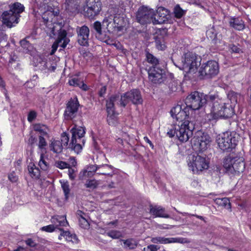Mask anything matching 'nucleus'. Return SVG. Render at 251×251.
Instances as JSON below:
<instances>
[{
  "instance_id": "f257e3e1",
  "label": "nucleus",
  "mask_w": 251,
  "mask_h": 251,
  "mask_svg": "<svg viewBox=\"0 0 251 251\" xmlns=\"http://www.w3.org/2000/svg\"><path fill=\"white\" fill-rule=\"evenodd\" d=\"M234 107L229 103L223 102L217 96L205 95V108L210 112V117L209 114L206 116L208 120L216 115L225 119L230 118L234 113Z\"/></svg>"
},
{
  "instance_id": "f03ea898",
  "label": "nucleus",
  "mask_w": 251,
  "mask_h": 251,
  "mask_svg": "<svg viewBox=\"0 0 251 251\" xmlns=\"http://www.w3.org/2000/svg\"><path fill=\"white\" fill-rule=\"evenodd\" d=\"M171 114L173 118L179 122L178 128L176 130V136L179 140L184 142L187 141L193 135L194 127L190 126L191 118L186 114V111L181 110V106L177 105L171 110Z\"/></svg>"
},
{
  "instance_id": "7ed1b4c3",
  "label": "nucleus",
  "mask_w": 251,
  "mask_h": 251,
  "mask_svg": "<svg viewBox=\"0 0 251 251\" xmlns=\"http://www.w3.org/2000/svg\"><path fill=\"white\" fill-rule=\"evenodd\" d=\"M203 141L201 139H197L193 145L194 150L197 152L196 156H189L188 165L194 174H200L204 169V157Z\"/></svg>"
},
{
  "instance_id": "20e7f679",
  "label": "nucleus",
  "mask_w": 251,
  "mask_h": 251,
  "mask_svg": "<svg viewBox=\"0 0 251 251\" xmlns=\"http://www.w3.org/2000/svg\"><path fill=\"white\" fill-rule=\"evenodd\" d=\"M201 59L200 57H197L192 53H187L184 55V57H182L181 66H178L180 70H183L186 73H195L200 67L199 70V76L201 79L203 78V68L201 65Z\"/></svg>"
},
{
  "instance_id": "39448f33",
  "label": "nucleus",
  "mask_w": 251,
  "mask_h": 251,
  "mask_svg": "<svg viewBox=\"0 0 251 251\" xmlns=\"http://www.w3.org/2000/svg\"><path fill=\"white\" fill-rule=\"evenodd\" d=\"M223 166L227 173L234 175L243 172L245 168L243 158L233 155L227 156L224 159Z\"/></svg>"
},
{
  "instance_id": "423d86ee",
  "label": "nucleus",
  "mask_w": 251,
  "mask_h": 251,
  "mask_svg": "<svg viewBox=\"0 0 251 251\" xmlns=\"http://www.w3.org/2000/svg\"><path fill=\"white\" fill-rule=\"evenodd\" d=\"M38 12L42 15L45 24L49 22L55 23L54 20L59 14V11H54L50 0H43L39 5Z\"/></svg>"
},
{
  "instance_id": "0eeeda50",
  "label": "nucleus",
  "mask_w": 251,
  "mask_h": 251,
  "mask_svg": "<svg viewBox=\"0 0 251 251\" xmlns=\"http://www.w3.org/2000/svg\"><path fill=\"white\" fill-rule=\"evenodd\" d=\"M71 132L72 133V138L69 148L78 154L82 149V146L80 143H82L83 145L84 144V140L82 139V138L85 133V129L82 126L77 127L75 126L72 128Z\"/></svg>"
},
{
  "instance_id": "6e6552de",
  "label": "nucleus",
  "mask_w": 251,
  "mask_h": 251,
  "mask_svg": "<svg viewBox=\"0 0 251 251\" xmlns=\"http://www.w3.org/2000/svg\"><path fill=\"white\" fill-rule=\"evenodd\" d=\"M204 98L202 93L195 91L191 93L185 100L186 106L181 107L182 111H186V114L190 116V109L196 110L199 109L202 105V100Z\"/></svg>"
},
{
  "instance_id": "1a4fd4ad",
  "label": "nucleus",
  "mask_w": 251,
  "mask_h": 251,
  "mask_svg": "<svg viewBox=\"0 0 251 251\" xmlns=\"http://www.w3.org/2000/svg\"><path fill=\"white\" fill-rule=\"evenodd\" d=\"M237 143L236 133L229 131H226L219 135L217 139V143L219 148L224 151L234 149Z\"/></svg>"
},
{
  "instance_id": "9d476101",
  "label": "nucleus",
  "mask_w": 251,
  "mask_h": 251,
  "mask_svg": "<svg viewBox=\"0 0 251 251\" xmlns=\"http://www.w3.org/2000/svg\"><path fill=\"white\" fill-rule=\"evenodd\" d=\"M117 101L118 105L125 107L130 101L134 104H141L143 100L140 92L137 89H133L119 97V101Z\"/></svg>"
},
{
  "instance_id": "9b49d317",
  "label": "nucleus",
  "mask_w": 251,
  "mask_h": 251,
  "mask_svg": "<svg viewBox=\"0 0 251 251\" xmlns=\"http://www.w3.org/2000/svg\"><path fill=\"white\" fill-rule=\"evenodd\" d=\"M103 26H105L108 31L112 28H117L118 31H121L126 25V23L123 17L119 15L113 17L111 15L104 19L102 23Z\"/></svg>"
},
{
  "instance_id": "f8f14e48",
  "label": "nucleus",
  "mask_w": 251,
  "mask_h": 251,
  "mask_svg": "<svg viewBox=\"0 0 251 251\" xmlns=\"http://www.w3.org/2000/svg\"><path fill=\"white\" fill-rule=\"evenodd\" d=\"M117 101H119V95L111 96L107 101V121L110 126H116L118 123L117 117L114 111V105L117 104Z\"/></svg>"
},
{
  "instance_id": "ddd939ff",
  "label": "nucleus",
  "mask_w": 251,
  "mask_h": 251,
  "mask_svg": "<svg viewBox=\"0 0 251 251\" xmlns=\"http://www.w3.org/2000/svg\"><path fill=\"white\" fill-rule=\"evenodd\" d=\"M153 15L154 10L153 9L143 6L138 9L136 13V19L139 23L144 25L152 23Z\"/></svg>"
},
{
  "instance_id": "4468645a",
  "label": "nucleus",
  "mask_w": 251,
  "mask_h": 251,
  "mask_svg": "<svg viewBox=\"0 0 251 251\" xmlns=\"http://www.w3.org/2000/svg\"><path fill=\"white\" fill-rule=\"evenodd\" d=\"M101 10V2L100 0H87L84 7L85 16L93 18Z\"/></svg>"
},
{
  "instance_id": "2eb2a0df",
  "label": "nucleus",
  "mask_w": 251,
  "mask_h": 251,
  "mask_svg": "<svg viewBox=\"0 0 251 251\" xmlns=\"http://www.w3.org/2000/svg\"><path fill=\"white\" fill-rule=\"evenodd\" d=\"M150 80L154 84H160L165 79V74L163 70L157 67H152L148 71Z\"/></svg>"
},
{
  "instance_id": "dca6fc26",
  "label": "nucleus",
  "mask_w": 251,
  "mask_h": 251,
  "mask_svg": "<svg viewBox=\"0 0 251 251\" xmlns=\"http://www.w3.org/2000/svg\"><path fill=\"white\" fill-rule=\"evenodd\" d=\"M151 242L154 244H167L174 243H189L190 241L185 238H166L164 237L157 236L152 237Z\"/></svg>"
},
{
  "instance_id": "f3484780",
  "label": "nucleus",
  "mask_w": 251,
  "mask_h": 251,
  "mask_svg": "<svg viewBox=\"0 0 251 251\" xmlns=\"http://www.w3.org/2000/svg\"><path fill=\"white\" fill-rule=\"evenodd\" d=\"M76 31L78 44L83 46H88L90 33L89 28L86 25H83L81 27L77 26Z\"/></svg>"
},
{
  "instance_id": "a211bd4d",
  "label": "nucleus",
  "mask_w": 251,
  "mask_h": 251,
  "mask_svg": "<svg viewBox=\"0 0 251 251\" xmlns=\"http://www.w3.org/2000/svg\"><path fill=\"white\" fill-rule=\"evenodd\" d=\"M79 103L76 97L71 99L67 103V106L65 111V118L69 119L74 118L78 110Z\"/></svg>"
},
{
  "instance_id": "6ab92c4d",
  "label": "nucleus",
  "mask_w": 251,
  "mask_h": 251,
  "mask_svg": "<svg viewBox=\"0 0 251 251\" xmlns=\"http://www.w3.org/2000/svg\"><path fill=\"white\" fill-rule=\"evenodd\" d=\"M170 12L163 7H159L156 10V13L154 12L152 23L154 25L162 24L167 21L170 18Z\"/></svg>"
},
{
  "instance_id": "aec40b11",
  "label": "nucleus",
  "mask_w": 251,
  "mask_h": 251,
  "mask_svg": "<svg viewBox=\"0 0 251 251\" xmlns=\"http://www.w3.org/2000/svg\"><path fill=\"white\" fill-rule=\"evenodd\" d=\"M100 169L97 167V165H90L86 166L79 173V178L84 179L86 177H91L95 174L100 175V174H108L107 173H101Z\"/></svg>"
},
{
  "instance_id": "412c9836",
  "label": "nucleus",
  "mask_w": 251,
  "mask_h": 251,
  "mask_svg": "<svg viewBox=\"0 0 251 251\" xmlns=\"http://www.w3.org/2000/svg\"><path fill=\"white\" fill-rule=\"evenodd\" d=\"M219 72V65L216 61L210 60L205 63V77L212 78L218 75Z\"/></svg>"
},
{
  "instance_id": "4be33fe9",
  "label": "nucleus",
  "mask_w": 251,
  "mask_h": 251,
  "mask_svg": "<svg viewBox=\"0 0 251 251\" xmlns=\"http://www.w3.org/2000/svg\"><path fill=\"white\" fill-rule=\"evenodd\" d=\"M3 23L9 27L15 26L19 22V16L11 11H5L2 15Z\"/></svg>"
},
{
  "instance_id": "5701e85b",
  "label": "nucleus",
  "mask_w": 251,
  "mask_h": 251,
  "mask_svg": "<svg viewBox=\"0 0 251 251\" xmlns=\"http://www.w3.org/2000/svg\"><path fill=\"white\" fill-rule=\"evenodd\" d=\"M229 25L237 30H243L245 28L244 21L240 17H233L229 21Z\"/></svg>"
},
{
  "instance_id": "b1692460",
  "label": "nucleus",
  "mask_w": 251,
  "mask_h": 251,
  "mask_svg": "<svg viewBox=\"0 0 251 251\" xmlns=\"http://www.w3.org/2000/svg\"><path fill=\"white\" fill-rule=\"evenodd\" d=\"M164 208L159 206L151 205L150 206V212L155 217H162L165 218H170V216L165 212Z\"/></svg>"
},
{
  "instance_id": "393cba45",
  "label": "nucleus",
  "mask_w": 251,
  "mask_h": 251,
  "mask_svg": "<svg viewBox=\"0 0 251 251\" xmlns=\"http://www.w3.org/2000/svg\"><path fill=\"white\" fill-rule=\"evenodd\" d=\"M51 222L56 228L58 226H66L68 225L65 216L56 215L53 216L51 219Z\"/></svg>"
},
{
  "instance_id": "a878e982",
  "label": "nucleus",
  "mask_w": 251,
  "mask_h": 251,
  "mask_svg": "<svg viewBox=\"0 0 251 251\" xmlns=\"http://www.w3.org/2000/svg\"><path fill=\"white\" fill-rule=\"evenodd\" d=\"M27 170L30 176L35 179L38 178L40 175L39 169L34 163L30 162L27 166Z\"/></svg>"
},
{
  "instance_id": "bb28decb",
  "label": "nucleus",
  "mask_w": 251,
  "mask_h": 251,
  "mask_svg": "<svg viewBox=\"0 0 251 251\" xmlns=\"http://www.w3.org/2000/svg\"><path fill=\"white\" fill-rule=\"evenodd\" d=\"M50 148L54 153H59L62 151L63 145L60 141L52 139L50 145Z\"/></svg>"
},
{
  "instance_id": "cd10ccee",
  "label": "nucleus",
  "mask_w": 251,
  "mask_h": 251,
  "mask_svg": "<svg viewBox=\"0 0 251 251\" xmlns=\"http://www.w3.org/2000/svg\"><path fill=\"white\" fill-rule=\"evenodd\" d=\"M97 167H99L100 169V171L101 173H107L108 174H100V175H105L109 176H112L114 174V167L107 164H104L102 165H97Z\"/></svg>"
},
{
  "instance_id": "c85d7f7f",
  "label": "nucleus",
  "mask_w": 251,
  "mask_h": 251,
  "mask_svg": "<svg viewBox=\"0 0 251 251\" xmlns=\"http://www.w3.org/2000/svg\"><path fill=\"white\" fill-rule=\"evenodd\" d=\"M67 32L65 30H61L58 33L57 39L58 43H61L60 47L65 48L69 42V39L66 37Z\"/></svg>"
},
{
  "instance_id": "c756f323",
  "label": "nucleus",
  "mask_w": 251,
  "mask_h": 251,
  "mask_svg": "<svg viewBox=\"0 0 251 251\" xmlns=\"http://www.w3.org/2000/svg\"><path fill=\"white\" fill-rule=\"evenodd\" d=\"M33 129L34 131L39 132L41 136L47 135L49 131L48 127L46 125L41 124L33 125Z\"/></svg>"
},
{
  "instance_id": "7c9ffc66",
  "label": "nucleus",
  "mask_w": 251,
  "mask_h": 251,
  "mask_svg": "<svg viewBox=\"0 0 251 251\" xmlns=\"http://www.w3.org/2000/svg\"><path fill=\"white\" fill-rule=\"evenodd\" d=\"M48 160V157H46L44 153L40 154L38 165L43 171H47L49 169L50 165Z\"/></svg>"
},
{
  "instance_id": "2f4dec72",
  "label": "nucleus",
  "mask_w": 251,
  "mask_h": 251,
  "mask_svg": "<svg viewBox=\"0 0 251 251\" xmlns=\"http://www.w3.org/2000/svg\"><path fill=\"white\" fill-rule=\"evenodd\" d=\"M10 10L13 12L15 15L20 17V14L23 12L24 10L25 7L23 4L19 2H15L10 5Z\"/></svg>"
},
{
  "instance_id": "473e14b6",
  "label": "nucleus",
  "mask_w": 251,
  "mask_h": 251,
  "mask_svg": "<svg viewBox=\"0 0 251 251\" xmlns=\"http://www.w3.org/2000/svg\"><path fill=\"white\" fill-rule=\"evenodd\" d=\"M69 83L71 86L78 87L85 91L87 89V85L83 83L82 80L77 77H74L70 79Z\"/></svg>"
},
{
  "instance_id": "72a5a7b5",
  "label": "nucleus",
  "mask_w": 251,
  "mask_h": 251,
  "mask_svg": "<svg viewBox=\"0 0 251 251\" xmlns=\"http://www.w3.org/2000/svg\"><path fill=\"white\" fill-rule=\"evenodd\" d=\"M146 57L147 61L152 65V67H157L159 64V59L149 51H146Z\"/></svg>"
},
{
  "instance_id": "f704fd0d",
  "label": "nucleus",
  "mask_w": 251,
  "mask_h": 251,
  "mask_svg": "<svg viewBox=\"0 0 251 251\" xmlns=\"http://www.w3.org/2000/svg\"><path fill=\"white\" fill-rule=\"evenodd\" d=\"M213 200L217 204L220 206H224L227 209L230 208V203L229 202V200L228 198H216Z\"/></svg>"
},
{
  "instance_id": "c9c22d12",
  "label": "nucleus",
  "mask_w": 251,
  "mask_h": 251,
  "mask_svg": "<svg viewBox=\"0 0 251 251\" xmlns=\"http://www.w3.org/2000/svg\"><path fill=\"white\" fill-rule=\"evenodd\" d=\"M240 94L233 91H230L227 94V98L230 101V104L234 107L238 102V99L240 98Z\"/></svg>"
},
{
  "instance_id": "e433bc0d",
  "label": "nucleus",
  "mask_w": 251,
  "mask_h": 251,
  "mask_svg": "<svg viewBox=\"0 0 251 251\" xmlns=\"http://www.w3.org/2000/svg\"><path fill=\"white\" fill-rule=\"evenodd\" d=\"M61 187L63 190L65 199L67 200L69 198L70 189L69 182L67 181L60 180Z\"/></svg>"
},
{
  "instance_id": "4c0bfd02",
  "label": "nucleus",
  "mask_w": 251,
  "mask_h": 251,
  "mask_svg": "<svg viewBox=\"0 0 251 251\" xmlns=\"http://www.w3.org/2000/svg\"><path fill=\"white\" fill-rule=\"evenodd\" d=\"M100 182L99 180L92 179L88 180L85 184V186L87 188L93 190L97 188Z\"/></svg>"
},
{
  "instance_id": "58836bf2",
  "label": "nucleus",
  "mask_w": 251,
  "mask_h": 251,
  "mask_svg": "<svg viewBox=\"0 0 251 251\" xmlns=\"http://www.w3.org/2000/svg\"><path fill=\"white\" fill-rule=\"evenodd\" d=\"M58 229L61 231V233L58 236V239L61 240L62 237L64 238L66 240L71 241L73 235L71 234L69 231H65L61 228H59Z\"/></svg>"
},
{
  "instance_id": "ea45409f",
  "label": "nucleus",
  "mask_w": 251,
  "mask_h": 251,
  "mask_svg": "<svg viewBox=\"0 0 251 251\" xmlns=\"http://www.w3.org/2000/svg\"><path fill=\"white\" fill-rule=\"evenodd\" d=\"M125 246L129 249H134L137 245V242L132 238L122 240Z\"/></svg>"
},
{
  "instance_id": "a19ab883",
  "label": "nucleus",
  "mask_w": 251,
  "mask_h": 251,
  "mask_svg": "<svg viewBox=\"0 0 251 251\" xmlns=\"http://www.w3.org/2000/svg\"><path fill=\"white\" fill-rule=\"evenodd\" d=\"M106 235L112 239H119L122 237V234L120 231L112 230L106 233Z\"/></svg>"
},
{
  "instance_id": "79ce46f5",
  "label": "nucleus",
  "mask_w": 251,
  "mask_h": 251,
  "mask_svg": "<svg viewBox=\"0 0 251 251\" xmlns=\"http://www.w3.org/2000/svg\"><path fill=\"white\" fill-rule=\"evenodd\" d=\"M184 13V11L178 5L175 6L174 8V14L176 17L180 18Z\"/></svg>"
},
{
  "instance_id": "37998d69",
  "label": "nucleus",
  "mask_w": 251,
  "mask_h": 251,
  "mask_svg": "<svg viewBox=\"0 0 251 251\" xmlns=\"http://www.w3.org/2000/svg\"><path fill=\"white\" fill-rule=\"evenodd\" d=\"M93 27L95 30L97 32V37L101 39L99 36H100L102 34L101 33V23L98 21H96L94 23Z\"/></svg>"
},
{
  "instance_id": "c03bdc74",
  "label": "nucleus",
  "mask_w": 251,
  "mask_h": 251,
  "mask_svg": "<svg viewBox=\"0 0 251 251\" xmlns=\"http://www.w3.org/2000/svg\"><path fill=\"white\" fill-rule=\"evenodd\" d=\"M155 44L156 47L158 50H163L166 48V45L163 40H161L157 38L155 40Z\"/></svg>"
},
{
  "instance_id": "a18cd8bd",
  "label": "nucleus",
  "mask_w": 251,
  "mask_h": 251,
  "mask_svg": "<svg viewBox=\"0 0 251 251\" xmlns=\"http://www.w3.org/2000/svg\"><path fill=\"white\" fill-rule=\"evenodd\" d=\"M79 223L80 226L84 229H87L89 227L88 222L84 217L79 218Z\"/></svg>"
},
{
  "instance_id": "49530a36",
  "label": "nucleus",
  "mask_w": 251,
  "mask_h": 251,
  "mask_svg": "<svg viewBox=\"0 0 251 251\" xmlns=\"http://www.w3.org/2000/svg\"><path fill=\"white\" fill-rule=\"evenodd\" d=\"M54 165L57 168L61 169L69 168V165L65 162L62 161H57L55 162Z\"/></svg>"
},
{
  "instance_id": "de8ad7c7",
  "label": "nucleus",
  "mask_w": 251,
  "mask_h": 251,
  "mask_svg": "<svg viewBox=\"0 0 251 251\" xmlns=\"http://www.w3.org/2000/svg\"><path fill=\"white\" fill-rule=\"evenodd\" d=\"M47 144L45 139L41 135L39 136L38 148L40 149H43L47 146Z\"/></svg>"
},
{
  "instance_id": "09e8293b",
  "label": "nucleus",
  "mask_w": 251,
  "mask_h": 251,
  "mask_svg": "<svg viewBox=\"0 0 251 251\" xmlns=\"http://www.w3.org/2000/svg\"><path fill=\"white\" fill-rule=\"evenodd\" d=\"M69 137L68 135L66 132H63L61 134V141H60L64 146H67L68 145Z\"/></svg>"
},
{
  "instance_id": "8fccbe9b",
  "label": "nucleus",
  "mask_w": 251,
  "mask_h": 251,
  "mask_svg": "<svg viewBox=\"0 0 251 251\" xmlns=\"http://www.w3.org/2000/svg\"><path fill=\"white\" fill-rule=\"evenodd\" d=\"M216 33L212 28L209 29L206 31V36L207 38H209L211 40L215 39L216 37Z\"/></svg>"
},
{
  "instance_id": "3c124183",
  "label": "nucleus",
  "mask_w": 251,
  "mask_h": 251,
  "mask_svg": "<svg viewBox=\"0 0 251 251\" xmlns=\"http://www.w3.org/2000/svg\"><path fill=\"white\" fill-rule=\"evenodd\" d=\"M56 228L55 226L52 224L42 227L41 230L48 232H52L54 231Z\"/></svg>"
},
{
  "instance_id": "603ef678",
  "label": "nucleus",
  "mask_w": 251,
  "mask_h": 251,
  "mask_svg": "<svg viewBox=\"0 0 251 251\" xmlns=\"http://www.w3.org/2000/svg\"><path fill=\"white\" fill-rule=\"evenodd\" d=\"M160 249L158 246L155 245H150L144 248V251H157Z\"/></svg>"
},
{
  "instance_id": "864d4df0",
  "label": "nucleus",
  "mask_w": 251,
  "mask_h": 251,
  "mask_svg": "<svg viewBox=\"0 0 251 251\" xmlns=\"http://www.w3.org/2000/svg\"><path fill=\"white\" fill-rule=\"evenodd\" d=\"M176 130L177 129L176 128V126H171V127L167 132V135L170 137H173L175 136V134L176 135Z\"/></svg>"
},
{
  "instance_id": "5fc2aeb1",
  "label": "nucleus",
  "mask_w": 251,
  "mask_h": 251,
  "mask_svg": "<svg viewBox=\"0 0 251 251\" xmlns=\"http://www.w3.org/2000/svg\"><path fill=\"white\" fill-rule=\"evenodd\" d=\"M37 117V113L35 111H30L27 116V120L29 122H32Z\"/></svg>"
},
{
  "instance_id": "6e6d98bb",
  "label": "nucleus",
  "mask_w": 251,
  "mask_h": 251,
  "mask_svg": "<svg viewBox=\"0 0 251 251\" xmlns=\"http://www.w3.org/2000/svg\"><path fill=\"white\" fill-rule=\"evenodd\" d=\"M228 49L229 50H230L231 52L239 53L241 51V49L234 44L229 45L228 46Z\"/></svg>"
},
{
  "instance_id": "4d7b16f0",
  "label": "nucleus",
  "mask_w": 251,
  "mask_h": 251,
  "mask_svg": "<svg viewBox=\"0 0 251 251\" xmlns=\"http://www.w3.org/2000/svg\"><path fill=\"white\" fill-rule=\"evenodd\" d=\"M8 179L12 182H16L18 179L17 176L14 172L11 173L8 175Z\"/></svg>"
},
{
  "instance_id": "13d9d810",
  "label": "nucleus",
  "mask_w": 251,
  "mask_h": 251,
  "mask_svg": "<svg viewBox=\"0 0 251 251\" xmlns=\"http://www.w3.org/2000/svg\"><path fill=\"white\" fill-rule=\"evenodd\" d=\"M20 44H21V46L23 48H24L26 50H29L30 47V45L29 42H28L26 40H23L21 41Z\"/></svg>"
},
{
  "instance_id": "bf43d9fd",
  "label": "nucleus",
  "mask_w": 251,
  "mask_h": 251,
  "mask_svg": "<svg viewBox=\"0 0 251 251\" xmlns=\"http://www.w3.org/2000/svg\"><path fill=\"white\" fill-rule=\"evenodd\" d=\"M68 174L69 175V178L71 179L74 180L75 178V171L73 169L69 168L68 171Z\"/></svg>"
},
{
  "instance_id": "052dcab7",
  "label": "nucleus",
  "mask_w": 251,
  "mask_h": 251,
  "mask_svg": "<svg viewBox=\"0 0 251 251\" xmlns=\"http://www.w3.org/2000/svg\"><path fill=\"white\" fill-rule=\"evenodd\" d=\"M103 42L106 43L107 45L112 46L115 44V40L112 39L108 37H105L104 39H101Z\"/></svg>"
},
{
  "instance_id": "680f3d73",
  "label": "nucleus",
  "mask_w": 251,
  "mask_h": 251,
  "mask_svg": "<svg viewBox=\"0 0 251 251\" xmlns=\"http://www.w3.org/2000/svg\"><path fill=\"white\" fill-rule=\"evenodd\" d=\"M212 140L211 137L208 135H205V148H207V146H210V143L211 142ZM206 149H205V151Z\"/></svg>"
},
{
  "instance_id": "e2e57ef3",
  "label": "nucleus",
  "mask_w": 251,
  "mask_h": 251,
  "mask_svg": "<svg viewBox=\"0 0 251 251\" xmlns=\"http://www.w3.org/2000/svg\"><path fill=\"white\" fill-rule=\"evenodd\" d=\"M60 44H62L61 43H58V41H56L52 45V50L51 51V54H53L57 50L58 46H60Z\"/></svg>"
},
{
  "instance_id": "0e129e2a",
  "label": "nucleus",
  "mask_w": 251,
  "mask_h": 251,
  "mask_svg": "<svg viewBox=\"0 0 251 251\" xmlns=\"http://www.w3.org/2000/svg\"><path fill=\"white\" fill-rule=\"evenodd\" d=\"M25 243L28 246L31 247H34L36 246V244L30 238L27 239L25 241Z\"/></svg>"
},
{
  "instance_id": "69168bd1",
  "label": "nucleus",
  "mask_w": 251,
  "mask_h": 251,
  "mask_svg": "<svg viewBox=\"0 0 251 251\" xmlns=\"http://www.w3.org/2000/svg\"><path fill=\"white\" fill-rule=\"evenodd\" d=\"M106 86H103L101 88L99 91V95L100 97H103L106 93Z\"/></svg>"
},
{
  "instance_id": "338daca9",
  "label": "nucleus",
  "mask_w": 251,
  "mask_h": 251,
  "mask_svg": "<svg viewBox=\"0 0 251 251\" xmlns=\"http://www.w3.org/2000/svg\"><path fill=\"white\" fill-rule=\"evenodd\" d=\"M36 141V139L35 137L33 136L32 135H30V137L28 139V142L30 143L31 145H33Z\"/></svg>"
},
{
  "instance_id": "774afa93",
  "label": "nucleus",
  "mask_w": 251,
  "mask_h": 251,
  "mask_svg": "<svg viewBox=\"0 0 251 251\" xmlns=\"http://www.w3.org/2000/svg\"><path fill=\"white\" fill-rule=\"evenodd\" d=\"M144 140H145V142H146L147 143H148L150 145V147H151L152 149H153V147H154V146H153V145L152 143H151V142L150 141V140L148 138V137H147V136H145V137H144Z\"/></svg>"
}]
</instances>
